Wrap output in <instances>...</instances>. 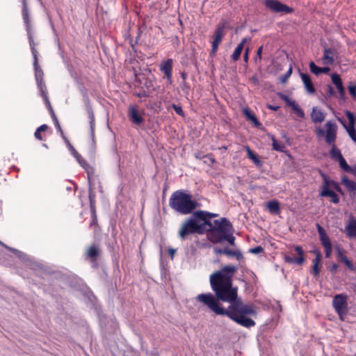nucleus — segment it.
<instances>
[{"mask_svg":"<svg viewBox=\"0 0 356 356\" xmlns=\"http://www.w3.org/2000/svg\"><path fill=\"white\" fill-rule=\"evenodd\" d=\"M223 241H227L231 245H235V237L233 236V232H228L226 235H222L221 237L217 238V243H221Z\"/></svg>","mask_w":356,"mask_h":356,"instance_id":"nucleus-28","label":"nucleus"},{"mask_svg":"<svg viewBox=\"0 0 356 356\" xmlns=\"http://www.w3.org/2000/svg\"><path fill=\"white\" fill-rule=\"evenodd\" d=\"M266 208L271 214L277 215L280 213V202L276 200L268 201Z\"/></svg>","mask_w":356,"mask_h":356,"instance_id":"nucleus-23","label":"nucleus"},{"mask_svg":"<svg viewBox=\"0 0 356 356\" xmlns=\"http://www.w3.org/2000/svg\"><path fill=\"white\" fill-rule=\"evenodd\" d=\"M225 255L228 257H232L236 258L238 261H241L243 259V255L242 252L239 250H230L227 248V251H225Z\"/></svg>","mask_w":356,"mask_h":356,"instance_id":"nucleus-30","label":"nucleus"},{"mask_svg":"<svg viewBox=\"0 0 356 356\" xmlns=\"http://www.w3.org/2000/svg\"><path fill=\"white\" fill-rule=\"evenodd\" d=\"M89 202H90V211H96V195L95 193L92 191L91 187L89 188L88 193Z\"/></svg>","mask_w":356,"mask_h":356,"instance_id":"nucleus-35","label":"nucleus"},{"mask_svg":"<svg viewBox=\"0 0 356 356\" xmlns=\"http://www.w3.org/2000/svg\"><path fill=\"white\" fill-rule=\"evenodd\" d=\"M295 250L298 254L299 257H296L286 256L285 257V261L289 264H297L298 265H302L303 264V262L305 261V259L303 257V253H304L303 250L300 246L298 245V246L295 247Z\"/></svg>","mask_w":356,"mask_h":356,"instance_id":"nucleus-14","label":"nucleus"},{"mask_svg":"<svg viewBox=\"0 0 356 356\" xmlns=\"http://www.w3.org/2000/svg\"><path fill=\"white\" fill-rule=\"evenodd\" d=\"M325 131L321 128H317L316 129V134L318 138L325 136L326 143L332 145V149L330 152V157L337 161L343 156L340 149L335 145L338 127L335 122L328 120L325 124Z\"/></svg>","mask_w":356,"mask_h":356,"instance_id":"nucleus-4","label":"nucleus"},{"mask_svg":"<svg viewBox=\"0 0 356 356\" xmlns=\"http://www.w3.org/2000/svg\"><path fill=\"white\" fill-rule=\"evenodd\" d=\"M339 163V166L345 171V172H352V170H353V168L350 167L349 165L347 163L346 161L345 160V159L343 158V156H342L340 159H339L337 161Z\"/></svg>","mask_w":356,"mask_h":356,"instance_id":"nucleus-41","label":"nucleus"},{"mask_svg":"<svg viewBox=\"0 0 356 356\" xmlns=\"http://www.w3.org/2000/svg\"><path fill=\"white\" fill-rule=\"evenodd\" d=\"M309 69L311 72L315 75L318 76L321 74V67H318L313 61L310 62L309 63Z\"/></svg>","mask_w":356,"mask_h":356,"instance_id":"nucleus-42","label":"nucleus"},{"mask_svg":"<svg viewBox=\"0 0 356 356\" xmlns=\"http://www.w3.org/2000/svg\"><path fill=\"white\" fill-rule=\"evenodd\" d=\"M346 234L349 238H356V220L351 218L346 227Z\"/></svg>","mask_w":356,"mask_h":356,"instance_id":"nucleus-25","label":"nucleus"},{"mask_svg":"<svg viewBox=\"0 0 356 356\" xmlns=\"http://www.w3.org/2000/svg\"><path fill=\"white\" fill-rule=\"evenodd\" d=\"M338 265L337 264H333L330 268V270L331 271L332 273H336L337 271V269H338Z\"/></svg>","mask_w":356,"mask_h":356,"instance_id":"nucleus-56","label":"nucleus"},{"mask_svg":"<svg viewBox=\"0 0 356 356\" xmlns=\"http://www.w3.org/2000/svg\"><path fill=\"white\" fill-rule=\"evenodd\" d=\"M42 99H43V101H44L49 113H52V111H54L51 106V104L50 103L48 96L43 97Z\"/></svg>","mask_w":356,"mask_h":356,"instance_id":"nucleus-50","label":"nucleus"},{"mask_svg":"<svg viewBox=\"0 0 356 356\" xmlns=\"http://www.w3.org/2000/svg\"><path fill=\"white\" fill-rule=\"evenodd\" d=\"M264 4L266 8L274 13H284L286 14L293 12V9L278 0H265Z\"/></svg>","mask_w":356,"mask_h":356,"instance_id":"nucleus-8","label":"nucleus"},{"mask_svg":"<svg viewBox=\"0 0 356 356\" xmlns=\"http://www.w3.org/2000/svg\"><path fill=\"white\" fill-rule=\"evenodd\" d=\"M172 65L173 60L172 58L167 59L160 65V70L164 74L169 84H171L172 82Z\"/></svg>","mask_w":356,"mask_h":356,"instance_id":"nucleus-11","label":"nucleus"},{"mask_svg":"<svg viewBox=\"0 0 356 356\" xmlns=\"http://www.w3.org/2000/svg\"><path fill=\"white\" fill-rule=\"evenodd\" d=\"M323 248H324V250H325V257L326 258H330L331 254H332V245H328V246H325V247H323Z\"/></svg>","mask_w":356,"mask_h":356,"instance_id":"nucleus-52","label":"nucleus"},{"mask_svg":"<svg viewBox=\"0 0 356 356\" xmlns=\"http://www.w3.org/2000/svg\"><path fill=\"white\" fill-rule=\"evenodd\" d=\"M247 42V38H243L241 42L237 45L236 49H234L233 54L231 56L232 59L234 61H236L239 59L241 52L244 48V45Z\"/></svg>","mask_w":356,"mask_h":356,"instance_id":"nucleus-24","label":"nucleus"},{"mask_svg":"<svg viewBox=\"0 0 356 356\" xmlns=\"http://www.w3.org/2000/svg\"><path fill=\"white\" fill-rule=\"evenodd\" d=\"M225 24L224 23H220L217 25L213 36V40L211 42V54H216L219 44L221 43L222 40L225 35Z\"/></svg>","mask_w":356,"mask_h":356,"instance_id":"nucleus-9","label":"nucleus"},{"mask_svg":"<svg viewBox=\"0 0 356 356\" xmlns=\"http://www.w3.org/2000/svg\"><path fill=\"white\" fill-rule=\"evenodd\" d=\"M238 270L233 265L223 266L220 270L210 275L211 287L215 293H201L197 301L207 306L217 315L226 316L237 324L250 328L255 322L248 316L256 314L252 305L244 304L238 297V287L233 286L232 277Z\"/></svg>","mask_w":356,"mask_h":356,"instance_id":"nucleus-1","label":"nucleus"},{"mask_svg":"<svg viewBox=\"0 0 356 356\" xmlns=\"http://www.w3.org/2000/svg\"><path fill=\"white\" fill-rule=\"evenodd\" d=\"M351 173L356 177V165L353 167Z\"/></svg>","mask_w":356,"mask_h":356,"instance_id":"nucleus-64","label":"nucleus"},{"mask_svg":"<svg viewBox=\"0 0 356 356\" xmlns=\"http://www.w3.org/2000/svg\"><path fill=\"white\" fill-rule=\"evenodd\" d=\"M85 105L86 108V112L89 118L90 128V134L92 136L95 134V118L94 111L90 103L89 98L87 97L85 99Z\"/></svg>","mask_w":356,"mask_h":356,"instance_id":"nucleus-12","label":"nucleus"},{"mask_svg":"<svg viewBox=\"0 0 356 356\" xmlns=\"http://www.w3.org/2000/svg\"><path fill=\"white\" fill-rule=\"evenodd\" d=\"M31 50L33 58V65H37L38 63V51L35 47H33Z\"/></svg>","mask_w":356,"mask_h":356,"instance_id":"nucleus-47","label":"nucleus"},{"mask_svg":"<svg viewBox=\"0 0 356 356\" xmlns=\"http://www.w3.org/2000/svg\"><path fill=\"white\" fill-rule=\"evenodd\" d=\"M248 51H249V49H248V48H247L245 51V54L243 55L244 61L246 63L248 61Z\"/></svg>","mask_w":356,"mask_h":356,"instance_id":"nucleus-60","label":"nucleus"},{"mask_svg":"<svg viewBox=\"0 0 356 356\" xmlns=\"http://www.w3.org/2000/svg\"><path fill=\"white\" fill-rule=\"evenodd\" d=\"M330 71V68L329 67H321V73L327 74Z\"/></svg>","mask_w":356,"mask_h":356,"instance_id":"nucleus-61","label":"nucleus"},{"mask_svg":"<svg viewBox=\"0 0 356 356\" xmlns=\"http://www.w3.org/2000/svg\"><path fill=\"white\" fill-rule=\"evenodd\" d=\"M27 35H28L30 48L31 49L33 47H35V45H36V44L35 43L34 40H33L31 30L27 31Z\"/></svg>","mask_w":356,"mask_h":356,"instance_id":"nucleus-48","label":"nucleus"},{"mask_svg":"<svg viewBox=\"0 0 356 356\" xmlns=\"http://www.w3.org/2000/svg\"><path fill=\"white\" fill-rule=\"evenodd\" d=\"M36 83L38 88L40 90L41 97L43 98L48 96V92L44 81L40 79V81H37Z\"/></svg>","mask_w":356,"mask_h":356,"instance_id":"nucleus-37","label":"nucleus"},{"mask_svg":"<svg viewBox=\"0 0 356 356\" xmlns=\"http://www.w3.org/2000/svg\"><path fill=\"white\" fill-rule=\"evenodd\" d=\"M346 115L348 120L349 124L348 125H354L355 124V115L353 113L349 111H346Z\"/></svg>","mask_w":356,"mask_h":356,"instance_id":"nucleus-45","label":"nucleus"},{"mask_svg":"<svg viewBox=\"0 0 356 356\" xmlns=\"http://www.w3.org/2000/svg\"><path fill=\"white\" fill-rule=\"evenodd\" d=\"M76 154L77 155H76L75 158L76 161L79 162V163L81 165V166L83 167L87 172L88 181L90 184V175L88 170V169L90 168V165L87 161L85 159H83L79 152H76Z\"/></svg>","mask_w":356,"mask_h":356,"instance_id":"nucleus-26","label":"nucleus"},{"mask_svg":"<svg viewBox=\"0 0 356 356\" xmlns=\"http://www.w3.org/2000/svg\"><path fill=\"white\" fill-rule=\"evenodd\" d=\"M101 250L98 245H91L86 252V257L90 260L92 263H95L100 256Z\"/></svg>","mask_w":356,"mask_h":356,"instance_id":"nucleus-13","label":"nucleus"},{"mask_svg":"<svg viewBox=\"0 0 356 356\" xmlns=\"http://www.w3.org/2000/svg\"><path fill=\"white\" fill-rule=\"evenodd\" d=\"M65 140V141L67 143L68 147H69V149L71 151L72 155L75 157L76 155H77L76 154V152H78L74 148V147L70 143V141L67 139V138L65 137V138H63Z\"/></svg>","mask_w":356,"mask_h":356,"instance_id":"nucleus-53","label":"nucleus"},{"mask_svg":"<svg viewBox=\"0 0 356 356\" xmlns=\"http://www.w3.org/2000/svg\"><path fill=\"white\" fill-rule=\"evenodd\" d=\"M323 184L321 186V190L320 191V196L325 197H330L331 202L334 204H338L339 202V197L334 192L342 193L341 188L339 184L335 181L330 179L326 175L322 174Z\"/></svg>","mask_w":356,"mask_h":356,"instance_id":"nucleus-5","label":"nucleus"},{"mask_svg":"<svg viewBox=\"0 0 356 356\" xmlns=\"http://www.w3.org/2000/svg\"><path fill=\"white\" fill-rule=\"evenodd\" d=\"M232 232H233V226L225 218H221V222L214 229H208L209 239L213 243H217V238Z\"/></svg>","mask_w":356,"mask_h":356,"instance_id":"nucleus-6","label":"nucleus"},{"mask_svg":"<svg viewBox=\"0 0 356 356\" xmlns=\"http://www.w3.org/2000/svg\"><path fill=\"white\" fill-rule=\"evenodd\" d=\"M331 78L332 83L336 86L340 95H343L345 93V89L340 76L338 74L334 73L331 75Z\"/></svg>","mask_w":356,"mask_h":356,"instance_id":"nucleus-22","label":"nucleus"},{"mask_svg":"<svg viewBox=\"0 0 356 356\" xmlns=\"http://www.w3.org/2000/svg\"><path fill=\"white\" fill-rule=\"evenodd\" d=\"M91 220L90 223V227L93 228L95 232H97V228L99 227L97 222V216L96 211H90Z\"/></svg>","mask_w":356,"mask_h":356,"instance_id":"nucleus-39","label":"nucleus"},{"mask_svg":"<svg viewBox=\"0 0 356 356\" xmlns=\"http://www.w3.org/2000/svg\"><path fill=\"white\" fill-rule=\"evenodd\" d=\"M316 228L318 233L319 234V238L321 241V243L323 247L331 245V241L327 236L325 229L321 227L319 224L316 225Z\"/></svg>","mask_w":356,"mask_h":356,"instance_id":"nucleus-19","label":"nucleus"},{"mask_svg":"<svg viewBox=\"0 0 356 356\" xmlns=\"http://www.w3.org/2000/svg\"><path fill=\"white\" fill-rule=\"evenodd\" d=\"M50 115H51V117L52 118V120L54 122V124L56 129L60 132L62 138H65V136L64 135V132H63V129L61 128V126L59 124L58 120V118H57L54 111H52V113H51Z\"/></svg>","mask_w":356,"mask_h":356,"instance_id":"nucleus-38","label":"nucleus"},{"mask_svg":"<svg viewBox=\"0 0 356 356\" xmlns=\"http://www.w3.org/2000/svg\"><path fill=\"white\" fill-rule=\"evenodd\" d=\"M136 95L138 97H145L149 96L148 93L145 90L138 92Z\"/></svg>","mask_w":356,"mask_h":356,"instance_id":"nucleus-57","label":"nucleus"},{"mask_svg":"<svg viewBox=\"0 0 356 356\" xmlns=\"http://www.w3.org/2000/svg\"><path fill=\"white\" fill-rule=\"evenodd\" d=\"M332 305L335 312L341 318L347 313L348 296L345 293L336 295L332 300Z\"/></svg>","mask_w":356,"mask_h":356,"instance_id":"nucleus-7","label":"nucleus"},{"mask_svg":"<svg viewBox=\"0 0 356 356\" xmlns=\"http://www.w3.org/2000/svg\"><path fill=\"white\" fill-rule=\"evenodd\" d=\"M291 72H292V69H291V68H290V69L288 70V72L286 73V74H285V77H284V79L282 80V81H284V80H285L286 79H287L288 77H289V76H291Z\"/></svg>","mask_w":356,"mask_h":356,"instance_id":"nucleus-62","label":"nucleus"},{"mask_svg":"<svg viewBox=\"0 0 356 356\" xmlns=\"http://www.w3.org/2000/svg\"><path fill=\"white\" fill-rule=\"evenodd\" d=\"M172 107L173 108L174 111L177 115L182 117L184 116V112L183 111V109L181 106L172 104Z\"/></svg>","mask_w":356,"mask_h":356,"instance_id":"nucleus-46","label":"nucleus"},{"mask_svg":"<svg viewBox=\"0 0 356 356\" xmlns=\"http://www.w3.org/2000/svg\"><path fill=\"white\" fill-rule=\"evenodd\" d=\"M212 216L210 212L204 210L193 212L190 217L186 218L180 225L178 236L182 241H184L190 235L204 234L207 231V225H209L207 218Z\"/></svg>","mask_w":356,"mask_h":356,"instance_id":"nucleus-2","label":"nucleus"},{"mask_svg":"<svg viewBox=\"0 0 356 356\" xmlns=\"http://www.w3.org/2000/svg\"><path fill=\"white\" fill-rule=\"evenodd\" d=\"M316 254L315 258L312 261V266L311 273L314 277H318L321 271V254L318 250L314 251Z\"/></svg>","mask_w":356,"mask_h":356,"instance_id":"nucleus-16","label":"nucleus"},{"mask_svg":"<svg viewBox=\"0 0 356 356\" xmlns=\"http://www.w3.org/2000/svg\"><path fill=\"white\" fill-rule=\"evenodd\" d=\"M169 206L181 215L191 214L201 207V204L193 199V195L184 190L173 192L169 199Z\"/></svg>","mask_w":356,"mask_h":356,"instance_id":"nucleus-3","label":"nucleus"},{"mask_svg":"<svg viewBox=\"0 0 356 356\" xmlns=\"http://www.w3.org/2000/svg\"><path fill=\"white\" fill-rule=\"evenodd\" d=\"M348 90L350 95L356 99V83H350L348 86Z\"/></svg>","mask_w":356,"mask_h":356,"instance_id":"nucleus-44","label":"nucleus"},{"mask_svg":"<svg viewBox=\"0 0 356 356\" xmlns=\"http://www.w3.org/2000/svg\"><path fill=\"white\" fill-rule=\"evenodd\" d=\"M243 113L248 120L251 121L254 124V126L259 127L261 125V123L255 115L253 114L249 108H244L243 110Z\"/></svg>","mask_w":356,"mask_h":356,"instance_id":"nucleus-27","label":"nucleus"},{"mask_svg":"<svg viewBox=\"0 0 356 356\" xmlns=\"http://www.w3.org/2000/svg\"><path fill=\"white\" fill-rule=\"evenodd\" d=\"M262 49H263V47L261 46L260 47L258 48V49L257 51V56L259 57V59L261 58Z\"/></svg>","mask_w":356,"mask_h":356,"instance_id":"nucleus-59","label":"nucleus"},{"mask_svg":"<svg viewBox=\"0 0 356 356\" xmlns=\"http://www.w3.org/2000/svg\"><path fill=\"white\" fill-rule=\"evenodd\" d=\"M279 97L286 104V105L291 108L293 112L296 115L297 117L300 118H305V115L304 111L296 102V101L291 99L287 95L282 93H280Z\"/></svg>","mask_w":356,"mask_h":356,"instance_id":"nucleus-10","label":"nucleus"},{"mask_svg":"<svg viewBox=\"0 0 356 356\" xmlns=\"http://www.w3.org/2000/svg\"><path fill=\"white\" fill-rule=\"evenodd\" d=\"M300 77L307 92L314 94L316 90L310 76L306 73H300Z\"/></svg>","mask_w":356,"mask_h":356,"instance_id":"nucleus-17","label":"nucleus"},{"mask_svg":"<svg viewBox=\"0 0 356 356\" xmlns=\"http://www.w3.org/2000/svg\"><path fill=\"white\" fill-rule=\"evenodd\" d=\"M181 77L183 79L184 83V86H185L186 85V81H186V79L187 78L186 74L185 72H181Z\"/></svg>","mask_w":356,"mask_h":356,"instance_id":"nucleus-63","label":"nucleus"},{"mask_svg":"<svg viewBox=\"0 0 356 356\" xmlns=\"http://www.w3.org/2000/svg\"><path fill=\"white\" fill-rule=\"evenodd\" d=\"M272 141L273 149L274 150L281 152H284L285 151L286 146L282 142L277 140L274 137L272 138Z\"/></svg>","mask_w":356,"mask_h":356,"instance_id":"nucleus-36","label":"nucleus"},{"mask_svg":"<svg viewBox=\"0 0 356 356\" xmlns=\"http://www.w3.org/2000/svg\"><path fill=\"white\" fill-rule=\"evenodd\" d=\"M22 18H23L24 22L26 25V31H31V24H30V19H29V10H28V7H27L26 0L22 1Z\"/></svg>","mask_w":356,"mask_h":356,"instance_id":"nucleus-21","label":"nucleus"},{"mask_svg":"<svg viewBox=\"0 0 356 356\" xmlns=\"http://www.w3.org/2000/svg\"><path fill=\"white\" fill-rule=\"evenodd\" d=\"M33 67H34L35 77L36 82L40 81V79L44 80L43 79L44 73H43L42 68L39 66L38 63H37V65H33Z\"/></svg>","mask_w":356,"mask_h":356,"instance_id":"nucleus-40","label":"nucleus"},{"mask_svg":"<svg viewBox=\"0 0 356 356\" xmlns=\"http://www.w3.org/2000/svg\"><path fill=\"white\" fill-rule=\"evenodd\" d=\"M335 92L331 85H327L326 88V95L327 97H331L334 96Z\"/></svg>","mask_w":356,"mask_h":356,"instance_id":"nucleus-51","label":"nucleus"},{"mask_svg":"<svg viewBox=\"0 0 356 356\" xmlns=\"http://www.w3.org/2000/svg\"><path fill=\"white\" fill-rule=\"evenodd\" d=\"M311 118L314 123H321L325 118V113L317 107H314L311 113Z\"/></svg>","mask_w":356,"mask_h":356,"instance_id":"nucleus-20","label":"nucleus"},{"mask_svg":"<svg viewBox=\"0 0 356 356\" xmlns=\"http://www.w3.org/2000/svg\"><path fill=\"white\" fill-rule=\"evenodd\" d=\"M244 148L247 152V156L248 159L252 160L255 164L261 165L260 160L259 159L257 155L252 151L250 147L248 145H246L244 147Z\"/></svg>","mask_w":356,"mask_h":356,"instance_id":"nucleus-31","label":"nucleus"},{"mask_svg":"<svg viewBox=\"0 0 356 356\" xmlns=\"http://www.w3.org/2000/svg\"><path fill=\"white\" fill-rule=\"evenodd\" d=\"M339 120L341 122V123L343 125L344 128L346 129V131L348 132L349 136L351 138L352 140L354 141H356V130L354 125H346V123L339 118Z\"/></svg>","mask_w":356,"mask_h":356,"instance_id":"nucleus-29","label":"nucleus"},{"mask_svg":"<svg viewBox=\"0 0 356 356\" xmlns=\"http://www.w3.org/2000/svg\"><path fill=\"white\" fill-rule=\"evenodd\" d=\"M322 63L323 65H332L334 63V50L332 49H324L323 56L322 57Z\"/></svg>","mask_w":356,"mask_h":356,"instance_id":"nucleus-18","label":"nucleus"},{"mask_svg":"<svg viewBox=\"0 0 356 356\" xmlns=\"http://www.w3.org/2000/svg\"><path fill=\"white\" fill-rule=\"evenodd\" d=\"M203 159H204V163L209 165V166H212L213 163H216V160L211 154L204 155Z\"/></svg>","mask_w":356,"mask_h":356,"instance_id":"nucleus-43","label":"nucleus"},{"mask_svg":"<svg viewBox=\"0 0 356 356\" xmlns=\"http://www.w3.org/2000/svg\"><path fill=\"white\" fill-rule=\"evenodd\" d=\"M337 254H338V257H339V259H341V261H342V258L343 257H347L343 251L341 249H339L338 251H337Z\"/></svg>","mask_w":356,"mask_h":356,"instance_id":"nucleus-58","label":"nucleus"},{"mask_svg":"<svg viewBox=\"0 0 356 356\" xmlns=\"http://www.w3.org/2000/svg\"><path fill=\"white\" fill-rule=\"evenodd\" d=\"M128 109V116L129 118V120L136 125L140 124L143 122L144 119L138 113L136 108L134 105H130Z\"/></svg>","mask_w":356,"mask_h":356,"instance_id":"nucleus-15","label":"nucleus"},{"mask_svg":"<svg viewBox=\"0 0 356 356\" xmlns=\"http://www.w3.org/2000/svg\"><path fill=\"white\" fill-rule=\"evenodd\" d=\"M47 129L48 126L47 124H42L38 128H37L34 133L35 137L39 140H44L45 135L42 136V132H45L47 130Z\"/></svg>","mask_w":356,"mask_h":356,"instance_id":"nucleus-34","label":"nucleus"},{"mask_svg":"<svg viewBox=\"0 0 356 356\" xmlns=\"http://www.w3.org/2000/svg\"><path fill=\"white\" fill-rule=\"evenodd\" d=\"M342 261L346 264L347 268L351 270H354V266L350 260L348 259V257H343L342 258Z\"/></svg>","mask_w":356,"mask_h":356,"instance_id":"nucleus-49","label":"nucleus"},{"mask_svg":"<svg viewBox=\"0 0 356 356\" xmlns=\"http://www.w3.org/2000/svg\"><path fill=\"white\" fill-rule=\"evenodd\" d=\"M264 249L261 246H257L254 248H251L250 250V252L251 253H254V254H258V253H260L261 252H263Z\"/></svg>","mask_w":356,"mask_h":356,"instance_id":"nucleus-54","label":"nucleus"},{"mask_svg":"<svg viewBox=\"0 0 356 356\" xmlns=\"http://www.w3.org/2000/svg\"><path fill=\"white\" fill-rule=\"evenodd\" d=\"M342 184L350 192L356 191V183L354 181L345 177L342 179Z\"/></svg>","mask_w":356,"mask_h":356,"instance_id":"nucleus-32","label":"nucleus"},{"mask_svg":"<svg viewBox=\"0 0 356 356\" xmlns=\"http://www.w3.org/2000/svg\"><path fill=\"white\" fill-rule=\"evenodd\" d=\"M225 251H227V248L224 249H221L219 248H215L214 252L218 254H225Z\"/></svg>","mask_w":356,"mask_h":356,"instance_id":"nucleus-55","label":"nucleus"},{"mask_svg":"<svg viewBox=\"0 0 356 356\" xmlns=\"http://www.w3.org/2000/svg\"><path fill=\"white\" fill-rule=\"evenodd\" d=\"M210 214H212L213 216H209L207 218V221H209V225H207V231L206 232H208V229H214L216 227H217L221 222V218L220 220H214L213 222H211V218L218 216V214L211 213V212H210Z\"/></svg>","mask_w":356,"mask_h":356,"instance_id":"nucleus-33","label":"nucleus"}]
</instances>
